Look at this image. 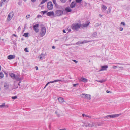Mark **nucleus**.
<instances>
[{
    "label": "nucleus",
    "mask_w": 130,
    "mask_h": 130,
    "mask_svg": "<svg viewBox=\"0 0 130 130\" xmlns=\"http://www.w3.org/2000/svg\"><path fill=\"white\" fill-rule=\"evenodd\" d=\"M13 36H14L15 37H17V35H15V34H13Z\"/></svg>",
    "instance_id": "bf43d9fd"
},
{
    "label": "nucleus",
    "mask_w": 130,
    "mask_h": 130,
    "mask_svg": "<svg viewBox=\"0 0 130 130\" xmlns=\"http://www.w3.org/2000/svg\"><path fill=\"white\" fill-rule=\"evenodd\" d=\"M39 26V24H37L34 25L33 26V28L34 31L36 32H38L39 31L38 27Z\"/></svg>",
    "instance_id": "423d86ee"
},
{
    "label": "nucleus",
    "mask_w": 130,
    "mask_h": 130,
    "mask_svg": "<svg viewBox=\"0 0 130 130\" xmlns=\"http://www.w3.org/2000/svg\"><path fill=\"white\" fill-rule=\"evenodd\" d=\"M110 91H108V90H107L106 91V92L107 93H108Z\"/></svg>",
    "instance_id": "052dcab7"
},
{
    "label": "nucleus",
    "mask_w": 130,
    "mask_h": 130,
    "mask_svg": "<svg viewBox=\"0 0 130 130\" xmlns=\"http://www.w3.org/2000/svg\"><path fill=\"white\" fill-rule=\"evenodd\" d=\"M55 48V47L54 46H53L52 47V48L53 49H54Z\"/></svg>",
    "instance_id": "5fc2aeb1"
},
{
    "label": "nucleus",
    "mask_w": 130,
    "mask_h": 130,
    "mask_svg": "<svg viewBox=\"0 0 130 130\" xmlns=\"http://www.w3.org/2000/svg\"><path fill=\"white\" fill-rule=\"evenodd\" d=\"M47 12V11H41V13H43V14H44L46 13Z\"/></svg>",
    "instance_id": "4c0bfd02"
},
{
    "label": "nucleus",
    "mask_w": 130,
    "mask_h": 130,
    "mask_svg": "<svg viewBox=\"0 0 130 130\" xmlns=\"http://www.w3.org/2000/svg\"><path fill=\"white\" fill-rule=\"evenodd\" d=\"M80 81H82L83 82H87V80L84 77H81V79L79 80Z\"/></svg>",
    "instance_id": "f3484780"
},
{
    "label": "nucleus",
    "mask_w": 130,
    "mask_h": 130,
    "mask_svg": "<svg viewBox=\"0 0 130 130\" xmlns=\"http://www.w3.org/2000/svg\"><path fill=\"white\" fill-rule=\"evenodd\" d=\"M81 96L82 98L88 100H90L91 99V96L90 94H82L81 95Z\"/></svg>",
    "instance_id": "7ed1b4c3"
},
{
    "label": "nucleus",
    "mask_w": 130,
    "mask_h": 130,
    "mask_svg": "<svg viewBox=\"0 0 130 130\" xmlns=\"http://www.w3.org/2000/svg\"><path fill=\"white\" fill-rule=\"evenodd\" d=\"M30 14H27L26 15V19H28L29 18V17L30 16Z\"/></svg>",
    "instance_id": "ea45409f"
},
{
    "label": "nucleus",
    "mask_w": 130,
    "mask_h": 130,
    "mask_svg": "<svg viewBox=\"0 0 130 130\" xmlns=\"http://www.w3.org/2000/svg\"><path fill=\"white\" fill-rule=\"evenodd\" d=\"M85 124L86 125H88V123H85V124H84V125H85Z\"/></svg>",
    "instance_id": "338daca9"
},
{
    "label": "nucleus",
    "mask_w": 130,
    "mask_h": 130,
    "mask_svg": "<svg viewBox=\"0 0 130 130\" xmlns=\"http://www.w3.org/2000/svg\"><path fill=\"white\" fill-rule=\"evenodd\" d=\"M47 1V0H42L41 2L40 3V4L41 5L44 3L45 2Z\"/></svg>",
    "instance_id": "473e14b6"
},
{
    "label": "nucleus",
    "mask_w": 130,
    "mask_h": 130,
    "mask_svg": "<svg viewBox=\"0 0 130 130\" xmlns=\"http://www.w3.org/2000/svg\"><path fill=\"white\" fill-rule=\"evenodd\" d=\"M55 113L57 114V116L58 117L60 116V114L59 113H58V112L57 111H56L55 112Z\"/></svg>",
    "instance_id": "58836bf2"
},
{
    "label": "nucleus",
    "mask_w": 130,
    "mask_h": 130,
    "mask_svg": "<svg viewBox=\"0 0 130 130\" xmlns=\"http://www.w3.org/2000/svg\"><path fill=\"white\" fill-rule=\"evenodd\" d=\"M88 125H86L85 124V126L86 127L87 126H89L90 127H92V123H88Z\"/></svg>",
    "instance_id": "7c9ffc66"
},
{
    "label": "nucleus",
    "mask_w": 130,
    "mask_h": 130,
    "mask_svg": "<svg viewBox=\"0 0 130 130\" xmlns=\"http://www.w3.org/2000/svg\"><path fill=\"white\" fill-rule=\"evenodd\" d=\"M81 25L78 23H75L72 24V29L74 30H77L81 27Z\"/></svg>",
    "instance_id": "f257e3e1"
},
{
    "label": "nucleus",
    "mask_w": 130,
    "mask_h": 130,
    "mask_svg": "<svg viewBox=\"0 0 130 130\" xmlns=\"http://www.w3.org/2000/svg\"><path fill=\"white\" fill-rule=\"evenodd\" d=\"M17 98V96H12V98L13 99H14V100L16 99Z\"/></svg>",
    "instance_id": "79ce46f5"
},
{
    "label": "nucleus",
    "mask_w": 130,
    "mask_h": 130,
    "mask_svg": "<svg viewBox=\"0 0 130 130\" xmlns=\"http://www.w3.org/2000/svg\"><path fill=\"white\" fill-rule=\"evenodd\" d=\"M121 114L108 115L104 117V118H106L108 117L110 118H115L119 116Z\"/></svg>",
    "instance_id": "39448f33"
},
{
    "label": "nucleus",
    "mask_w": 130,
    "mask_h": 130,
    "mask_svg": "<svg viewBox=\"0 0 130 130\" xmlns=\"http://www.w3.org/2000/svg\"><path fill=\"white\" fill-rule=\"evenodd\" d=\"M28 33H25L24 34L23 36L25 37H27L28 36Z\"/></svg>",
    "instance_id": "c9c22d12"
},
{
    "label": "nucleus",
    "mask_w": 130,
    "mask_h": 130,
    "mask_svg": "<svg viewBox=\"0 0 130 130\" xmlns=\"http://www.w3.org/2000/svg\"><path fill=\"white\" fill-rule=\"evenodd\" d=\"M6 1V0H2L1 1L0 3V6L2 7V5H4V2H5Z\"/></svg>",
    "instance_id": "412c9836"
},
{
    "label": "nucleus",
    "mask_w": 130,
    "mask_h": 130,
    "mask_svg": "<svg viewBox=\"0 0 130 130\" xmlns=\"http://www.w3.org/2000/svg\"><path fill=\"white\" fill-rule=\"evenodd\" d=\"M117 63L119 64L123 65V64L122 63Z\"/></svg>",
    "instance_id": "0e129e2a"
},
{
    "label": "nucleus",
    "mask_w": 130,
    "mask_h": 130,
    "mask_svg": "<svg viewBox=\"0 0 130 130\" xmlns=\"http://www.w3.org/2000/svg\"><path fill=\"white\" fill-rule=\"evenodd\" d=\"M47 15L48 16L53 15L55 17V14H54V12L53 11L48 12L47 13Z\"/></svg>",
    "instance_id": "ddd939ff"
},
{
    "label": "nucleus",
    "mask_w": 130,
    "mask_h": 130,
    "mask_svg": "<svg viewBox=\"0 0 130 130\" xmlns=\"http://www.w3.org/2000/svg\"><path fill=\"white\" fill-rule=\"evenodd\" d=\"M3 107H6V106L5 105V103H3L2 105H0V108Z\"/></svg>",
    "instance_id": "393cba45"
},
{
    "label": "nucleus",
    "mask_w": 130,
    "mask_h": 130,
    "mask_svg": "<svg viewBox=\"0 0 130 130\" xmlns=\"http://www.w3.org/2000/svg\"><path fill=\"white\" fill-rule=\"evenodd\" d=\"M73 61L74 62L76 63H77L78 62L77 61L75 60H73Z\"/></svg>",
    "instance_id": "de8ad7c7"
},
{
    "label": "nucleus",
    "mask_w": 130,
    "mask_h": 130,
    "mask_svg": "<svg viewBox=\"0 0 130 130\" xmlns=\"http://www.w3.org/2000/svg\"><path fill=\"white\" fill-rule=\"evenodd\" d=\"M31 1L33 2H35L36 1V0H31Z\"/></svg>",
    "instance_id": "4d7b16f0"
},
{
    "label": "nucleus",
    "mask_w": 130,
    "mask_h": 130,
    "mask_svg": "<svg viewBox=\"0 0 130 130\" xmlns=\"http://www.w3.org/2000/svg\"><path fill=\"white\" fill-rule=\"evenodd\" d=\"M4 77V74L3 73L0 72V78H2Z\"/></svg>",
    "instance_id": "c756f323"
},
{
    "label": "nucleus",
    "mask_w": 130,
    "mask_h": 130,
    "mask_svg": "<svg viewBox=\"0 0 130 130\" xmlns=\"http://www.w3.org/2000/svg\"><path fill=\"white\" fill-rule=\"evenodd\" d=\"M89 23L90 22H89L88 23L84 24H83V26L84 27H86L88 26Z\"/></svg>",
    "instance_id": "b1692460"
},
{
    "label": "nucleus",
    "mask_w": 130,
    "mask_h": 130,
    "mask_svg": "<svg viewBox=\"0 0 130 130\" xmlns=\"http://www.w3.org/2000/svg\"><path fill=\"white\" fill-rule=\"evenodd\" d=\"M82 0H76V2L77 3H80Z\"/></svg>",
    "instance_id": "e433bc0d"
},
{
    "label": "nucleus",
    "mask_w": 130,
    "mask_h": 130,
    "mask_svg": "<svg viewBox=\"0 0 130 130\" xmlns=\"http://www.w3.org/2000/svg\"><path fill=\"white\" fill-rule=\"evenodd\" d=\"M92 41H91V40H89V41L84 40V41H82V43H87L88 42H91Z\"/></svg>",
    "instance_id": "c85d7f7f"
},
{
    "label": "nucleus",
    "mask_w": 130,
    "mask_h": 130,
    "mask_svg": "<svg viewBox=\"0 0 130 130\" xmlns=\"http://www.w3.org/2000/svg\"><path fill=\"white\" fill-rule=\"evenodd\" d=\"M17 81H20L21 78L19 77V76L16 75L15 76L14 78Z\"/></svg>",
    "instance_id": "6ab92c4d"
},
{
    "label": "nucleus",
    "mask_w": 130,
    "mask_h": 130,
    "mask_svg": "<svg viewBox=\"0 0 130 130\" xmlns=\"http://www.w3.org/2000/svg\"><path fill=\"white\" fill-rule=\"evenodd\" d=\"M119 67L120 68L122 69V70L123 69V67Z\"/></svg>",
    "instance_id": "13d9d810"
},
{
    "label": "nucleus",
    "mask_w": 130,
    "mask_h": 130,
    "mask_svg": "<svg viewBox=\"0 0 130 130\" xmlns=\"http://www.w3.org/2000/svg\"><path fill=\"white\" fill-rule=\"evenodd\" d=\"M104 124V123L102 122H98L97 124V126H101Z\"/></svg>",
    "instance_id": "a878e982"
},
{
    "label": "nucleus",
    "mask_w": 130,
    "mask_h": 130,
    "mask_svg": "<svg viewBox=\"0 0 130 130\" xmlns=\"http://www.w3.org/2000/svg\"><path fill=\"white\" fill-rule=\"evenodd\" d=\"M46 29L44 27H42L40 35L41 37H42L44 36L46 33Z\"/></svg>",
    "instance_id": "20e7f679"
},
{
    "label": "nucleus",
    "mask_w": 130,
    "mask_h": 130,
    "mask_svg": "<svg viewBox=\"0 0 130 130\" xmlns=\"http://www.w3.org/2000/svg\"><path fill=\"white\" fill-rule=\"evenodd\" d=\"M66 128H64V129H60L59 130H66Z\"/></svg>",
    "instance_id": "680f3d73"
},
{
    "label": "nucleus",
    "mask_w": 130,
    "mask_h": 130,
    "mask_svg": "<svg viewBox=\"0 0 130 130\" xmlns=\"http://www.w3.org/2000/svg\"><path fill=\"white\" fill-rule=\"evenodd\" d=\"M119 29L120 31H122L123 30V29L122 27H120Z\"/></svg>",
    "instance_id": "a18cd8bd"
},
{
    "label": "nucleus",
    "mask_w": 130,
    "mask_h": 130,
    "mask_svg": "<svg viewBox=\"0 0 130 130\" xmlns=\"http://www.w3.org/2000/svg\"><path fill=\"white\" fill-rule=\"evenodd\" d=\"M86 117H88L89 118H91V116H90L86 115Z\"/></svg>",
    "instance_id": "8fccbe9b"
},
{
    "label": "nucleus",
    "mask_w": 130,
    "mask_h": 130,
    "mask_svg": "<svg viewBox=\"0 0 130 130\" xmlns=\"http://www.w3.org/2000/svg\"><path fill=\"white\" fill-rule=\"evenodd\" d=\"M10 75L12 78L13 79L14 78L15 75L14 74L12 73H11L10 74Z\"/></svg>",
    "instance_id": "5701e85b"
},
{
    "label": "nucleus",
    "mask_w": 130,
    "mask_h": 130,
    "mask_svg": "<svg viewBox=\"0 0 130 130\" xmlns=\"http://www.w3.org/2000/svg\"><path fill=\"white\" fill-rule=\"evenodd\" d=\"M60 1L63 3H65L66 2V0H60Z\"/></svg>",
    "instance_id": "a19ab883"
},
{
    "label": "nucleus",
    "mask_w": 130,
    "mask_h": 130,
    "mask_svg": "<svg viewBox=\"0 0 130 130\" xmlns=\"http://www.w3.org/2000/svg\"><path fill=\"white\" fill-rule=\"evenodd\" d=\"M14 15L13 12H10L8 14L7 18V20L8 21H10L12 19Z\"/></svg>",
    "instance_id": "0eeeda50"
},
{
    "label": "nucleus",
    "mask_w": 130,
    "mask_h": 130,
    "mask_svg": "<svg viewBox=\"0 0 130 130\" xmlns=\"http://www.w3.org/2000/svg\"><path fill=\"white\" fill-rule=\"evenodd\" d=\"M99 16H100L101 17L102 16V15L100 14H99Z\"/></svg>",
    "instance_id": "69168bd1"
},
{
    "label": "nucleus",
    "mask_w": 130,
    "mask_h": 130,
    "mask_svg": "<svg viewBox=\"0 0 130 130\" xmlns=\"http://www.w3.org/2000/svg\"><path fill=\"white\" fill-rule=\"evenodd\" d=\"M15 57V56L14 55H10L8 56L7 58L9 59H11L14 58Z\"/></svg>",
    "instance_id": "4468645a"
},
{
    "label": "nucleus",
    "mask_w": 130,
    "mask_h": 130,
    "mask_svg": "<svg viewBox=\"0 0 130 130\" xmlns=\"http://www.w3.org/2000/svg\"><path fill=\"white\" fill-rule=\"evenodd\" d=\"M65 10L67 12H71L72 11V9L70 8L69 7H66L65 8Z\"/></svg>",
    "instance_id": "9b49d317"
},
{
    "label": "nucleus",
    "mask_w": 130,
    "mask_h": 130,
    "mask_svg": "<svg viewBox=\"0 0 130 130\" xmlns=\"http://www.w3.org/2000/svg\"><path fill=\"white\" fill-rule=\"evenodd\" d=\"M53 2L56 6L57 5V4L56 3V0H52Z\"/></svg>",
    "instance_id": "2f4dec72"
},
{
    "label": "nucleus",
    "mask_w": 130,
    "mask_h": 130,
    "mask_svg": "<svg viewBox=\"0 0 130 130\" xmlns=\"http://www.w3.org/2000/svg\"><path fill=\"white\" fill-rule=\"evenodd\" d=\"M96 81L98 82H100L102 83L105 82L106 81V80L103 79L101 80H96Z\"/></svg>",
    "instance_id": "bb28decb"
},
{
    "label": "nucleus",
    "mask_w": 130,
    "mask_h": 130,
    "mask_svg": "<svg viewBox=\"0 0 130 130\" xmlns=\"http://www.w3.org/2000/svg\"><path fill=\"white\" fill-rule=\"evenodd\" d=\"M63 13V11L62 10H58L55 12V17H59L62 15Z\"/></svg>",
    "instance_id": "f03ea898"
},
{
    "label": "nucleus",
    "mask_w": 130,
    "mask_h": 130,
    "mask_svg": "<svg viewBox=\"0 0 130 130\" xmlns=\"http://www.w3.org/2000/svg\"><path fill=\"white\" fill-rule=\"evenodd\" d=\"M65 45H70V44H65Z\"/></svg>",
    "instance_id": "774afa93"
},
{
    "label": "nucleus",
    "mask_w": 130,
    "mask_h": 130,
    "mask_svg": "<svg viewBox=\"0 0 130 130\" xmlns=\"http://www.w3.org/2000/svg\"><path fill=\"white\" fill-rule=\"evenodd\" d=\"M117 67H117V66H113L112 67V68L113 69H115L116 68H117Z\"/></svg>",
    "instance_id": "09e8293b"
},
{
    "label": "nucleus",
    "mask_w": 130,
    "mask_h": 130,
    "mask_svg": "<svg viewBox=\"0 0 130 130\" xmlns=\"http://www.w3.org/2000/svg\"><path fill=\"white\" fill-rule=\"evenodd\" d=\"M97 124L95 122H93L92 123V127L93 126H96Z\"/></svg>",
    "instance_id": "cd10ccee"
},
{
    "label": "nucleus",
    "mask_w": 130,
    "mask_h": 130,
    "mask_svg": "<svg viewBox=\"0 0 130 130\" xmlns=\"http://www.w3.org/2000/svg\"><path fill=\"white\" fill-rule=\"evenodd\" d=\"M83 44V43H82V41L81 42L80 41H78L76 43V44L77 45L81 44Z\"/></svg>",
    "instance_id": "f704fd0d"
},
{
    "label": "nucleus",
    "mask_w": 130,
    "mask_h": 130,
    "mask_svg": "<svg viewBox=\"0 0 130 130\" xmlns=\"http://www.w3.org/2000/svg\"><path fill=\"white\" fill-rule=\"evenodd\" d=\"M78 84H73V85L74 87H75L77 85H78Z\"/></svg>",
    "instance_id": "3c124183"
},
{
    "label": "nucleus",
    "mask_w": 130,
    "mask_h": 130,
    "mask_svg": "<svg viewBox=\"0 0 130 130\" xmlns=\"http://www.w3.org/2000/svg\"><path fill=\"white\" fill-rule=\"evenodd\" d=\"M102 10H105L107 9V7L104 5H103L102 7Z\"/></svg>",
    "instance_id": "4be33fe9"
},
{
    "label": "nucleus",
    "mask_w": 130,
    "mask_h": 130,
    "mask_svg": "<svg viewBox=\"0 0 130 130\" xmlns=\"http://www.w3.org/2000/svg\"><path fill=\"white\" fill-rule=\"evenodd\" d=\"M58 100L59 102L60 103H62L64 102L63 99L61 97H59L58 98Z\"/></svg>",
    "instance_id": "2eb2a0df"
},
{
    "label": "nucleus",
    "mask_w": 130,
    "mask_h": 130,
    "mask_svg": "<svg viewBox=\"0 0 130 130\" xmlns=\"http://www.w3.org/2000/svg\"><path fill=\"white\" fill-rule=\"evenodd\" d=\"M101 25V23L94 22V27H96L99 26Z\"/></svg>",
    "instance_id": "dca6fc26"
},
{
    "label": "nucleus",
    "mask_w": 130,
    "mask_h": 130,
    "mask_svg": "<svg viewBox=\"0 0 130 130\" xmlns=\"http://www.w3.org/2000/svg\"><path fill=\"white\" fill-rule=\"evenodd\" d=\"M42 17V16L40 15H38L37 17V18H40Z\"/></svg>",
    "instance_id": "49530a36"
},
{
    "label": "nucleus",
    "mask_w": 130,
    "mask_h": 130,
    "mask_svg": "<svg viewBox=\"0 0 130 130\" xmlns=\"http://www.w3.org/2000/svg\"><path fill=\"white\" fill-rule=\"evenodd\" d=\"M24 51L27 52H28L29 51L27 50V48H26L24 49Z\"/></svg>",
    "instance_id": "37998d69"
},
{
    "label": "nucleus",
    "mask_w": 130,
    "mask_h": 130,
    "mask_svg": "<svg viewBox=\"0 0 130 130\" xmlns=\"http://www.w3.org/2000/svg\"><path fill=\"white\" fill-rule=\"evenodd\" d=\"M86 115H85L84 114H82V116L83 117H84V116H85L86 117Z\"/></svg>",
    "instance_id": "864d4df0"
},
{
    "label": "nucleus",
    "mask_w": 130,
    "mask_h": 130,
    "mask_svg": "<svg viewBox=\"0 0 130 130\" xmlns=\"http://www.w3.org/2000/svg\"><path fill=\"white\" fill-rule=\"evenodd\" d=\"M35 69H36V70H38V67L37 66H36L35 67Z\"/></svg>",
    "instance_id": "603ef678"
},
{
    "label": "nucleus",
    "mask_w": 130,
    "mask_h": 130,
    "mask_svg": "<svg viewBox=\"0 0 130 130\" xmlns=\"http://www.w3.org/2000/svg\"><path fill=\"white\" fill-rule=\"evenodd\" d=\"M75 6V4L74 2H72L70 4V7L72 8H74Z\"/></svg>",
    "instance_id": "a211bd4d"
},
{
    "label": "nucleus",
    "mask_w": 130,
    "mask_h": 130,
    "mask_svg": "<svg viewBox=\"0 0 130 130\" xmlns=\"http://www.w3.org/2000/svg\"><path fill=\"white\" fill-rule=\"evenodd\" d=\"M20 83H21V81H20V82H19V83H18V85H19V86H20Z\"/></svg>",
    "instance_id": "e2e57ef3"
},
{
    "label": "nucleus",
    "mask_w": 130,
    "mask_h": 130,
    "mask_svg": "<svg viewBox=\"0 0 130 130\" xmlns=\"http://www.w3.org/2000/svg\"><path fill=\"white\" fill-rule=\"evenodd\" d=\"M47 7L49 10H51L53 8V6L52 3L51 2H48L47 4Z\"/></svg>",
    "instance_id": "6e6552de"
},
{
    "label": "nucleus",
    "mask_w": 130,
    "mask_h": 130,
    "mask_svg": "<svg viewBox=\"0 0 130 130\" xmlns=\"http://www.w3.org/2000/svg\"><path fill=\"white\" fill-rule=\"evenodd\" d=\"M63 32H64V33H66V32L65 31V30L64 29H63Z\"/></svg>",
    "instance_id": "6e6d98bb"
},
{
    "label": "nucleus",
    "mask_w": 130,
    "mask_h": 130,
    "mask_svg": "<svg viewBox=\"0 0 130 130\" xmlns=\"http://www.w3.org/2000/svg\"><path fill=\"white\" fill-rule=\"evenodd\" d=\"M121 25H123L124 26H125V23L124 22H122L121 23Z\"/></svg>",
    "instance_id": "c03bdc74"
},
{
    "label": "nucleus",
    "mask_w": 130,
    "mask_h": 130,
    "mask_svg": "<svg viewBox=\"0 0 130 130\" xmlns=\"http://www.w3.org/2000/svg\"><path fill=\"white\" fill-rule=\"evenodd\" d=\"M108 68V66L107 65L102 66L101 67V69L99 70V71L106 70V69L107 68Z\"/></svg>",
    "instance_id": "1a4fd4ad"
},
{
    "label": "nucleus",
    "mask_w": 130,
    "mask_h": 130,
    "mask_svg": "<svg viewBox=\"0 0 130 130\" xmlns=\"http://www.w3.org/2000/svg\"><path fill=\"white\" fill-rule=\"evenodd\" d=\"M61 80H55L53 81H51L50 82H48L47 84L45 86L44 88H45L50 83H53L54 82H56L58 81H60Z\"/></svg>",
    "instance_id": "9d476101"
},
{
    "label": "nucleus",
    "mask_w": 130,
    "mask_h": 130,
    "mask_svg": "<svg viewBox=\"0 0 130 130\" xmlns=\"http://www.w3.org/2000/svg\"><path fill=\"white\" fill-rule=\"evenodd\" d=\"M44 56H45L44 54H41L39 56V57L40 59L42 60L44 58Z\"/></svg>",
    "instance_id": "aec40b11"
},
{
    "label": "nucleus",
    "mask_w": 130,
    "mask_h": 130,
    "mask_svg": "<svg viewBox=\"0 0 130 130\" xmlns=\"http://www.w3.org/2000/svg\"><path fill=\"white\" fill-rule=\"evenodd\" d=\"M4 87L5 89H8L9 87V85L7 83H5L4 84Z\"/></svg>",
    "instance_id": "f8f14e48"
},
{
    "label": "nucleus",
    "mask_w": 130,
    "mask_h": 130,
    "mask_svg": "<svg viewBox=\"0 0 130 130\" xmlns=\"http://www.w3.org/2000/svg\"><path fill=\"white\" fill-rule=\"evenodd\" d=\"M97 33L96 32H94L92 34V36L93 37H95L97 36Z\"/></svg>",
    "instance_id": "72a5a7b5"
}]
</instances>
